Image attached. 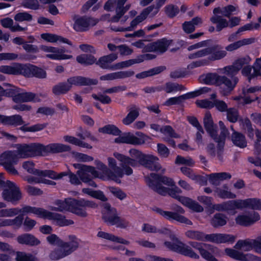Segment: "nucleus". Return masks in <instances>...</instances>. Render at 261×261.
<instances>
[{
	"label": "nucleus",
	"instance_id": "obj_18",
	"mask_svg": "<svg viewBox=\"0 0 261 261\" xmlns=\"http://www.w3.org/2000/svg\"><path fill=\"white\" fill-rule=\"evenodd\" d=\"M98 22V20L96 19L85 16H82L75 20L73 29L80 32L87 31L90 26L95 25Z\"/></svg>",
	"mask_w": 261,
	"mask_h": 261
},
{
	"label": "nucleus",
	"instance_id": "obj_10",
	"mask_svg": "<svg viewBox=\"0 0 261 261\" xmlns=\"http://www.w3.org/2000/svg\"><path fill=\"white\" fill-rule=\"evenodd\" d=\"M129 153L131 158L118 152H115L114 156L119 162H122L123 166L124 165H130V166L135 167L139 166V164L145 154L136 149H130Z\"/></svg>",
	"mask_w": 261,
	"mask_h": 261
},
{
	"label": "nucleus",
	"instance_id": "obj_64",
	"mask_svg": "<svg viewBox=\"0 0 261 261\" xmlns=\"http://www.w3.org/2000/svg\"><path fill=\"white\" fill-rule=\"evenodd\" d=\"M137 58L130 59L127 61H122L114 65V70L121 69L124 68L129 67L135 64H137Z\"/></svg>",
	"mask_w": 261,
	"mask_h": 261
},
{
	"label": "nucleus",
	"instance_id": "obj_59",
	"mask_svg": "<svg viewBox=\"0 0 261 261\" xmlns=\"http://www.w3.org/2000/svg\"><path fill=\"white\" fill-rule=\"evenodd\" d=\"M224 203L225 211L243 208L242 200H229L224 202Z\"/></svg>",
	"mask_w": 261,
	"mask_h": 261
},
{
	"label": "nucleus",
	"instance_id": "obj_29",
	"mask_svg": "<svg viewBox=\"0 0 261 261\" xmlns=\"http://www.w3.org/2000/svg\"><path fill=\"white\" fill-rule=\"evenodd\" d=\"M225 252L229 257L240 261H252L255 257V256L252 254H244L242 252L231 248H226Z\"/></svg>",
	"mask_w": 261,
	"mask_h": 261
},
{
	"label": "nucleus",
	"instance_id": "obj_57",
	"mask_svg": "<svg viewBox=\"0 0 261 261\" xmlns=\"http://www.w3.org/2000/svg\"><path fill=\"white\" fill-rule=\"evenodd\" d=\"M16 261H39L37 257L31 253L24 252H16Z\"/></svg>",
	"mask_w": 261,
	"mask_h": 261
},
{
	"label": "nucleus",
	"instance_id": "obj_2",
	"mask_svg": "<svg viewBox=\"0 0 261 261\" xmlns=\"http://www.w3.org/2000/svg\"><path fill=\"white\" fill-rule=\"evenodd\" d=\"M57 207L51 206L50 210L54 211H69L81 217H86L88 214L86 207L96 208L97 205L92 201L84 199L76 200L74 198H66L64 200H58L55 201Z\"/></svg>",
	"mask_w": 261,
	"mask_h": 261
},
{
	"label": "nucleus",
	"instance_id": "obj_11",
	"mask_svg": "<svg viewBox=\"0 0 261 261\" xmlns=\"http://www.w3.org/2000/svg\"><path fill=\"white\" fill-rule=\"evenodd\" d=\"M3 198L14 204H17L22 198V194L19 188L13 182L7 180V187L2 193Z\"/></svg>",
	"mask_w": 261,
	"mask_h": 261
},
{
	"label": "nucleus",
	"instance_id": "obj_61",
	"mask_svg": "<svg viewBox=\"0 0 261 261\" xmlns=\"http://www.w3.org/2000/svg\"><path fill=\"white\" fill-rule=\"evenodd\" d=\"M164 9L165 14L170 18H172L176 16L179 12L178 7L173 4H170L166 6Z\"/></svg>",
	"mask_w": 261,
	"mask_h": 261
},
{
	"label": "nucleus",
	"instance_id": "obj_54",
	"mask_svg": "<svg viewBox=\"0 0 261 261\" xmlns=\"http://www.w3.org/2000/svg\"><path fill=\"white\" fill-rule=\"evenodd\" d=\"M99 132L103 134H111L114 136H119L120 135L121 130L115 125L108 124L98 129Z\"/></svg>",
	"mask_w": 261,
	"mask_h": 261
},
{
	"label": "nucleus",
	"instance_id": "obj_50",
	"mask_svg": "<svg viewBox=\"0 0 261 261\" xmlns=\"http://www.w3.org/2000/svg\"><path fill=\"white\" fill-rule=\"evenodd\" d=\"M138 140L135 137V135L130 133L123 134L121 136L116 138L115 139V142L117 143H126V144H137Z\"/></svg>",
	"mask_w": 261,
	"mask_h": 261
},
{
	"label": "nucleus",
	"instance_id": "obj_15",
	"mask_svg": "<svg viewBox=\"0 0 261 261\" xmlns=\"http://www.w3.org/2000/svg\"><path fill=\"white\" fill-rule=\"evenodd\" d=\"M40 49L43 51L47 53H51L53 54H47L46 57L53 60H65L72 58V56L65 55V53H70L64 48H57L46 45H41Z\"/></svg>",
	"mask_w": 261,
	"mask_h": 261
},
{
	"label": "nucleus",
	"instance_id": "obj_8",
	"mask_svg": "<svg viewBox=\"0 0 261 261\" xmlns=\"http://www.w3.org/2000/svg\"><path fill=\"white\" fill-rule=\"evenodd\" d=\"M153 210L168 220H175L181 223L190 225H192L191 221L185 216L180 215L184 214L185 211L179 206H176L174 208L175 212L166 211L159 207H154Z\"/></svg>",
	"mask_w": 261,
	"mask_h": 261
},
{
	"label": "nucleus",
	"instance_id": "obj_51",
	"mask_svg": "<svg viewBox=\"0 0 261 261\" xmlns=\"http://www.w3.org/2000/svg\"><path fill=\"white\" fill-rule=\"evenodd\" d=\"M227 223V217L221 213L215 214L211 220V224L214 228H218L225 225Z\"/></svg>",
	"mask_w": 261,
	"mask_h": 261
},
{
	"label": "nucleus",
	"instance_id": "obj_28",
	"mask_svg": "<svg viewBox=\"0 0 261 261\" xmlns=\"http://www.w3.org/2000/svg\"><path fill=\"white\" fill-rule=\"evenodd\" d=\"M135 72L133 70L119 71L108 73L100 77L101 81H112L118 79H124L133 76Z\"/></svg>",
	"mask_w": 261,
	"mask_h": 261
},
{
	"label": "nucleus",
	"instance_id": "obj_20",
	"mask_svg": "<svg viewBox=\"0 0 261 261\" xmlns=\"http://www.w3.org/2000/svg\"><path fill=\"white\" fill-rule=\"evenodd\" d=\"M235 237L232 235L224 233L205 234L204 241H209L216 244L233 242Z\"/></svg>",
	"mask_w": 261,
	"mask_h": 261
},
{
	"label": "nucleus",
	"instance_id": "obj_49",
	"mask_svg": "<svg viewBox=\"0 0 261 261\" xmlns=\"http://www.w3.org/2000/svg\"><path fill=\"white\" fill-rule=\"evenodd\" d=\"M70 90V85L67 82H60L54 86L52 92L55 95H60L67 93Z\"/></svg>",
	"mask_w": 261,
	"mask_h": 261
},
{
	"label": "nucleus",
	"instance_id": "obj_44",
	"mask_svg": "<svg viewBox=\"0 0 261 261\" xmlns=\"http://www.w3.org/2000/svg\"><path fill=\"white\" fill-rule=\"evenodd\" d=\"M220 75L216 73H208L201 75L199 77L200 82L206 85H215L217 86Z\"/></svg>",
	"mask_w": 261,
	"mask_h": 261
},
{
	"label": "nucleus",
	"instance_id": "obj_23",
	"mask_svg": "<svg viewBox=\"0 0 261 261\" xmlns=\"http://www.w3.org/2000/svg\"><path fill=\"white\" fill-rule=\"evenodd\" d=\"M13 100L16 103L34 102H39L41 99L36 94L31 92L16 93L13 96Z\"/></svg>",
	"mask_w": 261,
	"mask_h": 261
},
{
	"label": "nucleus",
	"instance_id": "obj_55",
	"mask_svg": "<svg viewBox=\"0 0 261 261\" xmlns=\"http://www.w3.org/2000/svg\"><path fill=\"white\" fill-rule=\"evenodd\" d=\"M185 236L190 239L204 241L205 233L202 231L189 230L185 232Z\"/></svg>",
	"mask_w": 261,
	"mask_h": 261
},
{
	"label": "nucleus",
	"instance_id": "obj_63",
	"mask_svg": "<svg viewBox=\"0 0 261 261\" xmlns=\"http://www.w3.org/2000/svg\"><path fill=\"white\" fill-rule=\"evenodd\" d=\"M22 167L29 173L38 176L40 170L35 169V164L33 161H27L23 162Z\"/></svg>",
	"mask_w": 261,
	"mask_h": 261
},
{
	"label": "nucleus",
	"instance_id": "obj_62",
	"mask_svg": "<svg viewBox=\"0 0 261 261\" xmlns=\"http://www.w3.org/2000/svg\"><path fill=\"white\" fill-rule=\"evenodd\" d=\"M142 230L148 233H167L168 230L166 228L158 229L154 226L149 224H144L142 228Z\"/></svg>",
	"mask_w": 261,
	"mask_h": 261
},
{
	"label": "nucleus",
	"instance_id": "obj_17",
	"mask_svg": "<svg viewBox=\"0 0 261 261\" xmlns=\"http://www.w3.org/2000/svg\"><path fill=\"white\" fill-rule=\"evenodd\" d=\"M210 20L214 24H217L216 31L220 32L224 28H227L229 26L232 28L235 26L238 25L240 24L241 19L238 17H233L229 20L230 23L229 25L228 21L223 18L220 15H214L212 16Z\"/></svg>",
	"mask_w": 261,
	"mask_h": 261
},
{
	"label": "nucleus",
	"instance_id": "obj_3",
	"mask_svg": "<svg viewBox=\"0 0 261 261\" xmlns=\"http://www.w3.org/2000/svg\"><path fill=\"white\" fill-rule=\"evenodd\" d=\"M0 123L14 126L23 125L19 129L23 132H36L42 130L46 126V124L38 123L28 127L24 124L22 116L19 115L6 116L0 114Z\"/></svg>",
	"mask_w": 261,
	"mask_h": 261
},
{
	"label": "nucleus",
	"instance_id": "obj_25",
	"mask_svg": "<svg viewBox=\"0 0 261 261\" xmlns=\"http://www.w3.org/2000/svg\"><path fill=\"white\" fill-rule=\"evenodd\" d=\"M153 7H149L143 9L141 13L137 16L134 20L130 22V25L125 29L119 30L120 31H132L139 23L144 20L147 16L152 12H153ZM151 17V15H150Z\"/></svg>",
	"mask_w": 261,
	"mask_h": 261
},
{
	"label": "nucleus",
	"instance_id": "obj_56",
	"mask_svg": "<svg viewBox=\"0 0 261 261\" xmlns=\"http://www.w3.org/2000/svg\"><path fill=\"white\" fill-rule=\"evenodd\" d=\"M185 89L186 88L184 86L176 83L167 82L164 85V91L167 93L185 90Z\"/></svg>",
	"mask_w": 261,
	"mask_h": 261
},
{
	"label": "nucleus",
	"instance_id": "obj_45",
	"mask_svg": "<svg viewBox=\"0 0 261 261\" xmlns=\"http://www.w3.org/2000/svg\"><path fill=\"white\" fill-rule=\"evenodd\" d=\"M166 69L164 66H160L151 68L147 71H145L136 75L137 79H141L158 74Z\"/></svg>",
	"mask_w": 261,
	"mask_h": 261
},
{
	"label": "nucleus",
	"instance_id": "obj_39",
	"mask_svg": "<svg viewBox=\"0 0 261 261\" xmlns=\"http://www.w3.org/2000/svg\"><path fill=\"white\" fill-rule=\"evenodd\" d=\"M255 41V39L254 38L243 39L241 40L237 41L227 45L225 47V49L228 51H232L243 46L251 44L254 43Z\"/></svg>",
	"mask_w": 261,
	"mask_h": 261
},
{
	"label": "nucleus",
	"instance_id": "obj_60",
	"mask_svg": "<svg viewBox=\"0 0 261 261\" xmlns=\"http://www.w3.org/2000/svg\"><path fill=\"white\" fill-rule=\"evenodd\" d=\"M217 196L222 199H234L237 196L230 190H221V188H217L215 190Z\"/></svg>",
	"mask_w": 261,
	"mask_h": 261
},
{
	"label": "nucleus",
	"instance_id": "obj_33",
	"mask_svg": "<svg viewBox=\"0 0 261 261\" xmlns=\"http://www.w3.org/2000/svg\"><path fill=\"white\" fill-rule=\"evenodd\" d=\"M23 65L19 63H15L11 66H0V72L7 74L22 75Z\"/></svg>",
	"mask_w": 261,
	"mask_h": 261
},
{
	"label": "nucleus",
	"instance_id": "obj_58",
	"mask_svg": "<svg viewBox=\"0 0 261 261\" xmlns=\"http://www.w3.org/2000/svg\"><path fill=\"white\" fill-rule=\"evenodd\" d=\"M241 72L243 75L247 77L249 82H250L251 79L258 76V74L255 69L253 68V66H245L242 69Z\"/></svg>",
	"mask_w": 261,
	"mask_h": 261
},
{
	"label": "nucleus",
	"instance_id": "obj_16",
	"mask_svg": "<svg viewBox=\"0 0 261 261\" xmlns=\"http://www.w3.org/2000/svg\"><path fill=\"white\" fill-rule=\"evenodd\" d=\"M22 75L26 77H36L38 79H45L47 74L46 70L36 65H23Z\"/></svg>",
	"mask_w": 261,
	"mask_h": 261
},
{
	"label": "nucleus",
	"instance_id": "obj_35",
	"mask_svg": "<svg viewBox=\"0 0 261 261\" xmlns=\"http://www.w3.org/2000/svg\"><path fill=\"white\" fill-rule=\"evenodd\" d=\"M204 126L210 136L212 137L215 136L216 129H217V126L215 125L212 117V115L209 112L205 113L203 118Z\"/></svg>",
	"mask_w": 261,
	"mask_h": 261
},
{
	"label": "nucleus",
	"instance_id": "obj_21",
	"mask_svg": "<svg viewBox=\"0 0 261 261\" xmlns=\"http://www.w3.org/2000/svg\"><path fill=\"white\" fill-rule=\"evenodd\" d=\"M260 219L257 212H253L248 215H240L236 218L237 224L243 226H248L253 224Z\"/></svg>",
	"mask_w": 261,
	"mask_h": 261
},
{
	"label": "nucleus",
	"instance_id": "obj_6",
	"mask_svg": "<svg viewBox=\"0 0 261 261\" xmlns=\"http://www.w3.org/2000/svg\"><path fill=\"white\" fill-rule=\"evenodd\" d=\"M172 41L171 40H168L164 38L145 45L143 40H140L132 43V45L137 48H142L143 53L158 52L164 53L167 50Z\"/></svg>",
	"mask_w": 261,
	"mask_h": 261
},
{
	"label": "nucleus",
	"instance_id": "obj_27",
	"mask_svg": "<svg viewBox=\"0 0 261 261\" xmlns=\"http://www.w3.org/2000/svg\"><path fill=\"white\" fill-rule=\"evenodd\" d=\"M69 241L65 242L62 241L61 248L64 250L67 256L71 254L79 247V242L77 238L73 235L68 236Z\"/></svg>",
	"mask_w": 261,
	"mask_h": 261
},
{
	"label": "nucleus",
	"instance_id": "obj_13",
	"mask_svg": "<svg viewBox=\"0 0 261 261\" xmlns=\"http://www.w3.org/2000/svg\"><path fill=\"white\" fill-rule=\"evenodd\" d=\"M177 243L166 242L165 244L172 250L194 259H199V256L196 253L190 246L176 239Z\"/></svg>",
	"mask_w": 261,
	"mask_h": 261
},
{
	"label": "nucleus",
	"instance_id": "obj_47",
	"mask_svg": "<svg viewBox=\"0 0 261 261\" xmlns=\"http://www.w3.org/2000/svg\"><path fill=\"white\" fill-rule=\"evenodd\" d=\"M243 208L261 211V199L258 198H248L242 200Z\"/></svg>",
	"mask_w": 261,
	"mask_h": 261
},
{
	"label": "nucleus",
	"instance_id": "obj_42",
	"mask_svg": "<svg viewBox=\"0 0 261 261\" xmlns=\"http://www.w3.org/2000/svg\"><path fill=\"white\" fill-rule=\"evenodd\" d=\"M140 109L135 105L131 106L129 112L123 119L122 122L125 125H129L133 123L139 115Z\"/></svg>",
	"mask_w": 261,
	"mask_h": 261
},
{
	"label": "nucleus",
	"instance_id": "obj_24",
	"mask_svg": "<svg viewBox=\"0 0 261 261\" xmlns=\"http://www.w3.org/2000/svg\"><path fill=\"white\" fill-rule=\"evenodd\" d=\"M67 82L70 85V89L72 85L81 86L96 85L98 82L97 79H90L82 76L71 77L67 79Z\"/></svg>",
	"mask_w": 261,
	"mask_h": 261
},
{
	"label": "nucleus",
	"instance_id": "obj_34",
	"mask_svg": "<svg viewBox=\"0 0 261 261\" xmlns=\"http://www.w3.org/2000/svg\"><path fill=\"white\" fill-rule=\"evenodd\" d=\"M108 160L109 166L111 168L110 172L112 175L115 176V177L110 178V179L116 182H118L119 180V182H120L119 178L122 177L123 175L122 169L117 166L116 162L114 159L110 157L108 159Z\"/></svg>",
	"mask_w": 261,
	"mask_h": 261
},
{
	"label": "nucleus",
	"instance_id": "obj_31",
	"mask_svg": "<svg viewBox=\"0 0 261 261\" xmlns=\"http://www.w3.org/2000/svg\"><path fill=\"white\" fill-rule=\"evenodd\" d=\"M118 58L116 54H111L100 57L96 62V65L103 69L114 70V65L111 63Z\"/></svg>",
	"mask_w": 261,
	"mask_h": 261
},
{
	"label": "nucleus",
	"instance_id": "obj_46",
	"mask_svg": "<svg viewBox=\"0 0 261 261\" xmlns=\"http://www.w3.org/2000/svg\"><path fill=\"white\" fill-rule=\"evenodd\" d=\"M232 143L240 148H245L247 146V141L245 136L241 133L234 131L231 135Z\"/></svg>",
	"mask_w": 261,
	"mask_h": 261
},
{
	"label": "nucleus",
	"instance_id": "obj_40",
	"mask_svg": "<svg viewBox=\"0 0 261 261\" xmlns=\"http://www.w3.org/2000/svg\"><path fill=\"white\" fill-rule=\"evenodd\" d=\"M41 38L49 42L55 43L57 41L62 42L68 44V45H72L71 41L65 38L57 35L51 33H43L41 35Z\"/></svg>",
	"mask_w": 261,
	"mask_h": 261
},
{
	"label": "nucleus",
	"instance_id": "obj_43",
	"mask_svg": "<svg viewBox=\"0 0 261 261\" xmlns=\"http://www.w3.org/2000/svg\"><path fill=\"white\" fill-rule=\"evenodd\" d=\"M219 125L221 130L220 134L219 136L218 135L217 129H216L215 136L212 137V138L216 142L225 143L226 137L229 134L228 130L222 121L219 122Z\"/></svg>",
	"mask_w": 261,
	"mask_h": 261
},
{
	"label": "nucleus",
	"instance_id": "obj_38",
	"mask_svg": "<svg viewBox=\"0 0 261 261\" xmlns=\"http://www.w3.org/2000/svg\"><path fill=\"white\" fill-rule=\"evenodd\" d=\"M17 241L21 244L30 246H36L40 243V242L35 236L30 233H24L17 237Z\"/></svg>",
	"mask_w": 261,
	"mask_h": 261
},
{
	"label": "nucleus",
	"instance_id": "obj_53",
	"mask_svg": "<svg viewBox=\"0 0 261 261\" xmlns=\"http://www.w3.org/2000/svg\"><path fill=\"white\" fill-rule=\"evenodd\" d=\"M190 98L189 93L180 95L177 97H173L168 99L163 103L164 106H171L174 105H180L184 101Z\"/></svg>",
	"mask_w": 261,
	"mask_h": 261
},
{
	"label": "nucleus",
	"instance_id": "obj_52",
	"mask_svg": "<svg viewBox=\"0 0 261 261\" xmlns=\"http://www.w3.org/2000/svg\"><path fill=\"white\" fill-rule=\"evenodd\" d=\"M76 61L78 63L84 65H91L96 64V59L92 55L83 54L76 57Z\"/></svg>",
	"mask_w": 261,
	"mask_h": 261
},
{
	"label": "nucleus",
	"instance_id": "obj_26",
	"mask_svg": "<svg viewBox=\"0 0 261 261\" xmlns=\"http://www.w3.org/2000/svg\"><path fill=\"white\" fill-rule=\"evenodd\" d=\"M153 187L154 191L159 194L164 196L169 195L171 197L177 200L180 196L178 194L182 193L181 189L175 186H174V187L173 188L156 186H153Z\"/></svg>",
	"mask_w": 261,
	"mask_h": 261
},
{
	"label": "nucleus",
	"instance_id": "obj_48",
	"mask_svg": "<svg viewBox=\"0 0 261 261\" xmlns=\"http://www.w3.org/2000/svg\"><path fill=\"white\" fill-rule=\"evenodd\" d=\"M19 213H22L23 216L27 214H34L39 216H42L44 218L45 215L46 210L42 208H38L29 205H25L22 208L19 209Z\"/></svg>",
	"mask_w": 261,
	"mask_h": 261
},
{
	"label": "nucleus",
	"instance_id": "obj_7",
	"mask_svg": "<svg viewBox=\"0 0 261 261\" xmlns=\"http://www.w3.org/2000/svg\"><path fill=\"white\" fill-rule=\"evenodd\" d=\"M19 157L15 150H8L4 152L0 155V165L10 174L16 175L18 174L14 165L17 164Z\"/></svg>",
	"mask_w": 261,
	"mask_h": 261
},
{
	"label": "nucleus",
	"instance_id": "obj_9",
	"mask_svg": "<svg viewBox=\"0 0 261 261\" xmlns=\"http://www.w3.org/2000/svg\"><path fill=\"white\" fill-rule=\"evenodd\" d=\"M189 244L193 248L198 250L201 256L206 261H218L214 256L219 252L217 247L210 244L190 241Z\"/></svg>",
	"mask_w": 261,
	"mask_h": 261
},
{
	"label": "nucleus",
	"instance_id": "obj_12",
	"mask_svg": "<svg viewBox=\"0 0 261 261\" xmlns=\"http://www.w3.org/2000/svg\"><path fill=\"white\" fill-rule=\"evenodd\" d=\"M234 248L246 252L253 249L256 252L261 254V234L255 239L239 240Z\"/></svg>",
	"mask_w": 261,
	"mask_h": 261
},
{
	"label": "nucleus",
	"instance_id": "obj_30",
	"mask_svg": "<svg viewBox=\"0 0 261 261\" xmlns=\"http://www.w3.org/2000/svg\"><path fill=\"white\" fill-rule=\"evenodd\" d=\"M44 218H47L49 220H55L57 225L60 226H64L72 225L74 222L72 220H68L65 217L61 214L50 212L46 211Z\"/></svg>",
	"mask_w": 261,
	"mask_h": 261
},
{
	"label": "nucleus",
	"instance_id": "obj_36",
	"mask_svg": "<svg viewBox=\"0 0 261 261\" xmlns=\"http://www.w3.org/2000/svg\"><path fill=\"white\" fill-rule=\"evenodd\" d=\"M95 164L97 168L101 171V173H99V176H97L98 178L103 180H109L110 178L115 177L110 172V169L108 168L106 165L100 161L98 160L95 161Z\"/></svg>",
	"mask_w": 261,
	"mask_h": 261
},
{
	"label": "nucleus",
	"instance_id": "obj_19",
	"mask_svg": "<svg viewBox=\"0 0 261 261\" xmlns=\"http://www.w3.org/2000/svg\"><path fill=\"white\" fill-rule=\"evenodd\" d=\"M159 160V158L156 156L145 154L139 165H141L151 171H159L162 169Z\"/></svg>",
	"mask_w": 261,
	"mask_h": 261
},
{
	"label": "nucleus",
	"instance_id": "obj_32",
	"mask_svg": "<svg viewBox=\"0 0 261 261\" xmlns=\"http://www.w3.org/2000/svg\"><path fill=\"white\" fill-rule=\"evenodd\" d=\"M260 90L261 88L258 86L250 87L248 89H243L242 95H243L244 103L249 104L257 100L258 98L255 93Z\"/></svg>",
	"mask_w": 261,
	"mask_h": 261
},
{
	"label": "nucleus",
	"instance_id": "obj_1",
	"mask_svg": "<svg viewBox=\"0 0 261 261\" xmlns=\"http://www.w3.org/2000/svg\"><path fill=\"white\" fill-rule=\"evenodd\" d=\"M16 148L19 158L42 156L45 153H57L71 150L69 146L61 143H51L46 146L37 143L18 144Z\"/></svg>",
	"mask_w": 261,
	"mask_h": 261
},
{
	"label": "nucleus",
	"instance_id": "obj_41",
	"mask_svg": "<svg viewBox=\"0 0 261 261\" xmlns=\"http://www.w3.org/2000/svg\"><path fill=\"white\" fill-rule=\"evenodd\" d=\"M218 48H219V45H216L212 47L204 48L194 53L190 54L188 56V58L189 59L192 60L196 58L204 57L211 54Z\"/></svg>",
	"mask_w": 261,
	"mask_h": 261
},
{
	"label": "nucleus",
	"instance_id": "obj_4",
	"mask_svg": "<svg viewBox=\"0 0 261 261\" xmlns=\"http://www.w3.org/2000/svg\"><path fill=\"white\" fill-rule=\"evenodd\" d=\"M103 210L102 211V219L107 224L116 225L117 227L125 228L129 223L125 219L120 217L115 207H113L108 203H103Z\"/></svg>",
	"mask_w": 261,
	"mask_h": 261
},
{
	"label": "nucleus",
	"instance_id": "obj_14",
	"mask_svg": "<svg viewBox=\"0 0 261 261\" xmlns=\"http://www.w3.org/2000/svg\"><path fill=\"white\" fill-rule=\"evenodd\" d=\"M146 182L153 191V186L163 187L162 184L168 186H175V182L172 179L154 173H150V177H146Z\"/></svg>",
	"mask_w": 261,
	"mask_h": 261
},
{
	"label": "nucleus",
	"instance_id": "obj_37",
	"mask_svg": "<svg viewBox=\"0 0 261 261\" xmlns=\"http://www.w3.org/2000/svg\"><path fill=\"white\" fill-rule=\"evenodd\" d=\"M88 168L85 171H77V174L79 175L80 179L84 182H87L89 181V178L91 177V175L94 177L99 176V172L95 170L94 167L88 166Z\"/></svg>",
	"mask_w": 261,
	"mask_h": 261
},
{
	"label": "nucleus",
	"instance_id": "obj_5",
	"mask_svg": "<svg viewBox=\"0 0 261 261\" xmlns=\"http://www.w3.org/2000/svg\"><path fill=\"white\" fill-rule=\"evenodd\" d=\"M222 70L224 75H220L217 86L220 93L223 96H226L231 93L239 80L236 74H229L224 68Z\"/></svg>",
	"mask_w": 261,
	"mask_h": 261
},
{
	"label": "nucleus",
	"instance_id": "obj_22",
	"mask_svg": "<svg viewBox=\"0 0 261 261\" xmlns=\"http://www.w3.org/2000/svg\"><path fill=\"white\" fill-rule=\"evenodd\" d=\"M251 58L249 56H246L237 59L231 65L224 67V69L229 74L237 75L242 67L245 65L249 64Z\"/></svg>",
	"mask_w": 261,
	"mask_h": 261
}]
</instances>
